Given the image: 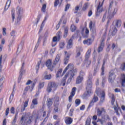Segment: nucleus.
I'll return each instance as SVG.
<instances>
[{
	"mask_svg": "<svg viewBox=\"0 0 125 125\" xmlns=\"http://www.w3.org/2000/svg\"><path fill=\"white\" fill-rule=\"evenodd\" d=\"M70 74V78L68 80V82H71V80L72 79H73V78H74V76H75V73H73V71H72V72H69L68 73H67L65 76V78H64V79H66V78H67L68 77V76H69V74Z\"/></svg>",
	"mask_w": 125,
	"mask_h": 125,
	"instance_id": "18",
	"label": "nucleus"
},
{
	"mask_svg": "<svg viewBox=\"0 0 125 125\" xmlns=\"http://www.w3.org/2000/svg\"><path fill=\"white\" fill-rule=\"evenodd\" d=\"M25 65V62H23L22 64V66L21 68V71H20V75L19 76V80H21V79H22V74H23V69H24V66Z\"/></svg>",
	"mask_w": 125,
	"mask_h": 125,
	"instance_id": "24",
	"label": "nucleus"
},
{
	"mask_svg": "<svg viewBox=\"0 0 125 125\" xmlns=\"http://www.w3.org/2000/svg\"><path fill=\"white\" fill-rule=\"evenodd\" d=\"M32 120H33V116H30L28 118V120L26 122L27 124H28V125H30V124H31V123H32Z\"/></svg>",
	"mask_w": 125,
	"mask_h": 125,
	"instance_id": "45",
	"label": "nucleus"
},
{
	"mask_svg": "<svg viewBox=\"0 0 125 125\" xmlns=\"http://www.w3.org/2000/svg\"><path fill=\"white\" fill-rule=\"evenodd\" d=\"M116 80V74L115 72L111 71L109 72V77H108V82L109 83H113L115 80Z\"/></svg>",
	"mask_w": 125,
	"mask_h": 125,
	"instance_id": "5",
	"label": "nucleus"
},
{
	"mask_svg": "<svg viewBox=\"0 0 125 125\" xmlns=\"http://www.w3.org/2000/svg\"><path fill=\"white\" fill-rule=\"evenodd\" d=\"M83 6V2H81L79 5H77L75 7V11L74 13H78V10H80L82 7Z\"/></svg>",
	"mask_w": 125,
	"mask_h": 125,
	"instance_id": "22",
	"label": "nucleus"
},
{
	"mask_svg": "<svg viewBox=\"0 0 125 125\" xmlns=\"http://www.w3.org/2000/svg\"><path fill=\"white\" fill-rule=\"evenodd\" d=\"M70 54H67L66 55V57L64 59V63L65 65H67L68 64V62H69V59H70Z\"/></svg>",
	"mask_w": 125,
	"mask_h": 125,
	"instance_id": "26",
	"label": "nucleus"
},
{
	"mask_svg": "<svg viewBox=\"0 0 125 125\" xmlns=\"http://www.w3.org/2000/svg\"><path fill=\"white\" fill-rule=\"evenodd\" d=\"M60 31H59L57 35V36H55L53 38V42H57V41H60Z\"/></svg>",
	"mask_w": 125,
	"mask_h": 125,
	"instance_id": "19",
	"label": "nucleus"
},
{
	"mask_svg": "<svg viewBox=\"0 0 125 125\" xmlns=\"http://www.w3.org/2000/svg\"><path fill=\"white\" fill-rule=\"evenodd\" d=\"M113 24H115V26L112 25L111 26L110 32L112 33V36H115L116 34H117V32H118L117 27L119 28V27H121V25H122V21H121V20H116L113 21Z\"/></svg>",
	"mask_w": 125,
	"mask_h": 125,
	"instance_id": "2",
	"label": "nucleus"
},
{
	"mask_svg": "<svg viewBox=\"0 0 125 125\" xmlns=\"http://www.w3.org/2000/svg\"><path fill=\"white\" fill-rule=\"evenodd\" d=\"M83 52V48L82 47H76V58L77 59H79V58H82L81 55V52Z\"/></svg>",
	"mask_w": 125,
	"mask_h": 125,
	"instance_id": "8",
	"label": "nucleus"
},
{
	"mask_svg": "<svg viewBox=\"0 0 125 125\" xmlns=\"http://www.w3.org/2000/svg\"><path fill=\"white\" fill-rule=\"evenodd\" d=\"M4 80V76H2L0 79V86H2L3 84V81Z\"/></svg>",
	"mask_w": 125,
	"mask_h": 125,
	"instance_id": "44",
	"label": "nucleus"
},
{
	"mask_svg": "<svg viewBox=\"0 0 125 125\" xmlns=\"http://www.w3.org/2000/svg\"><path fill=\"white\" fill-rule=\"evenodd\" d=\"M45 8H46V4H44L42 6V11L43 12H45Z\"/></svg>",
	"mask_w": 125,
	"mask_h": 125,
	"instance_id": "47",
	"label": "nucleus"
},
{
	"mask_svg": "<svg viewBox=\"0 0 125 125\" xmlns=\"http://www.w3.org/2000/svg\"><path fill=\"white\" fill-rule=\"evenodd\" d=\"M46 91L49 93L50 92H51L52 91V89L51 86H50L48 84L46 88Z\"/></svg>",
	"mask_w": 125,
	"mask_h": 125,
	"instance_id": "39",
	"label": "nucleus"
},
{
	"mask_svg": "<svg viewBox=\"0 0 125 125\" xmlns=\"http://www.w3.org/2000/svg\"><path fill=\"white\" fill-rule=\"evenodd\" d=\"M76 90H77V88L76 87H73L72 89V92H71V95L69 97V102H72V99L73 98V96L75 95V92H76Z\"/></svg>",
	"mask_w": 125,
	"mask_h": 125,
	"instance_id": "16",
	"label": "nucleus"
},
{
	"mask_svg": "<svg viewBox=\"0 0 125 125\" xmlns=\"http://www.w3.org/2000/svg\"><path fill=\"white\" fill-rule=\"evenodd\" d=\"M91 80H92V76L89 75L87 82V86L86 88L87 92H91V87H92Z\"/></svg>",
	"mask_w": 125,
	"mask_h": 125,
	"instance_id": "3",
	"label": "nucleus"
},
{
	"mask_svg": "<svg viewBox=\"0 0 125 125\" xmlns=\"http://www.w3.org/2000/svg\"><path fill=\"white\" fill-rule=\"evenodd\" d=\"M15 108H14V107H12L10 109V112L11 114H15Z\"/></svg>",
	"mask_w": 125,
	"mask_h": 125,
	"instance_id": "53",
	"label": "nucleus"
},
{
	"mask_svg": "<svg viewBox=\"0 0 125 125\" xmlns=\"http://www.w3.org/2000/svg\"><path fill=\"white\" fill-rule=\"evenodd\" d=\"M97 101H98V97L94 96L93 99H92V100L90 103V104L88 105V109H89V108H90V107H91V106H93V104L95 102H97Z\"/></svg>",
	"mask_w": 125,
	"mask_h": 125,
	"instance_id": "15",
	"label": "nucleus"
},
{
	"mask_svg": "<svg viewBox=\"0 0 125 125\" xmlns=\"http://www.w3.org/2000/svg\"><path fill=\"white\" fill-rule=\"evenodd\" d=\"M9 113V107L7 108L6 109V112H5V116H7Z\"/></svg>",
	"mask_w": 125,
	"mask_h": 125,
	"instance_id": "63",
	"label": "nucleus"
},
{
	"mask_svg": "<svg viewBox=\"0 0 125 125\" xmlns=\"http://www.w3.org/2000/svg\"><path fill=\"white\" fill-rule=\"evenodd\" d=\"M11 3V0H8L7 1L6 3V5L5 6L4 10H7V9H8V7H9Z\"/></svg>",
	"mask_w": 125,
	"mask_h": 125,
	"instance_id": "27",
	"label": "nucleus"
},
{
	"mask_svg": "<svg viewBox=\"0 0 125 125\" xmlns=\"http://www.w3.org/2000/svg\"><path fill=\"white\" fill-rule=\"evenodd\" d=\"M59 4V0H55L54 2V6L55 7H56L57 5Z\"/></svg>",
	"mask_w": 125,
	"mask_h": 125,
	"instance_id": "56",
	"label": "nucleus"
},
{
	"mask_svg": "<svg viewBox=\"0 0 125 125\" xmlns=\"http://www.w3.org/2000/svg\"><path fill=\"white\" fill-rule=\"evenodd\" d=\"M90 52L91 51L90 50H88L85 55V59H88L89 58V56H90Z\"/></svg>",
	"mask_w": 125,
	"mask_h": 125,
	"instance_id": "31",
	"label": "nucleus"
},
{
	"mask_svg": "<svg viewBox=\"0 0 125 125\" xmlns=\"http://www.w3.org/2000/svg\"><path fill=\"white\" fill-rule=\"evenodd\" d=\"M100 3H101V2L100 1L97 8V11L96 12V17H99V15H100V13L103 11V6H102V5H101Z\"/></svg>",
	"mask_w": 125,
	"mask_h": 125,
	"instance_id": "7",
	"label": "nucleus"
},
{
	"mask_svg": "<svg viewBox=\"0 0 125 125\" xmlns=\"http://www.w3.org/2000/svg\"><path fill=\"white\" fill-rule=\"evenodd\" d=\"M114 103H115V96L113 94H111V104L112 105H114Z\"/></svg>",
	"mask_w": 125,
	"mask_h": 125,
	"instance_id": "40",
	"label": "nucleus"
},
{
	"mask_svg": "<svg viewBox=\"0 0 125 125\" xmlns=\"http://www.w3.org/2000/svg\"><path fill=\"white\" fill-rule=\"evenodd\" d=\"M102 50H103V47L100 46L98 48V52H99V53L101 52V51H102Z\"/></svg>",
	"mask_w": 125,
	"mask_h": 125,
	"instance_id": "59",
	"label": "nucleus"
},
{
	"mask_svg": "<svg viewBox=\"0 0 125 125\" xmlns=\"http://www.w3.org/2000/svg\"><path fill=\"white\" fill-rule=\"evenodd\" d=\"M90 61H87L86 60L85 62V65H86V67H88L89 65H90Z\"/></svg>",
	"mask_w": 125,
	"mask_h": 125,
	"instance_id": "49",
	"label": "nucleus"
},
{
	"mask_svg": "<svg viewBox=\"0 0 125 125\" xmlns=\"http://www.w3.org/2000/svg\"><path fill=\"white\" fill-rule=\"evenodd\" d=\"M23 122H24V116L23 115L22 116L21 119L20 121V123L22 125H24V124H23Z\"/></svg>",
	"mask_w": 125,
	"mask_h": 125,
	"instance_id": "61",
	"label": "nucleus"
},
{
	"mask_svg": "<svg viewBox=\"0 0 125 125\" xmlns=\"http://www.w3.org/2000/svg\"><path fill=\"white\" fill-rule=\"evenodd\" d=\"M103 40L101 42V45L100 46H101L102 47H104V41H105V36H104L102 38Z\"/></svg>",
	"mask_w": 125,
	"mask_h": 125,
	"instance_id": "41",
	"label": "nucleus"
},
{
	"mask_svg": "<svg viewBox=\"0 0 125 125\" xmlns=\"http://www.w3.org/2000/svg\"><path fill=\"white\" fill-rule=\"evenodd\" d=\"M117 11L118 9L116 8H114L113 11L109 8L107 13V18H108V19H111V18H113V17H114V16L115 15V14L117 13Z\"/></svg>",
	"mask_w": 125,
	"mask_h": 125,
	"instance_id": "4",
	"label": "nucleus"
},
{
	"mask_svg": "<svg viewBox=\"0 0 125 125\" xmlns=\"http://www.w3.org/2000/svg\"><path fill=\"white\" fill-rule=\"evenodd\" d=\"M29 103V100L26 101L24 103V104H23V106L24 107H27L28 106V103Z\"/></svg>",
	"mask_w": 125,
	"mask_h": 125,
	"instance_id": "55",
	"label": "nucleus"
},
{
	"mask_svg": "<svg viewBox=\"0 0 125 125\" xmlns=\"http://www.w3.org/2000/svg\"><path fill=\"white\" fill-rule=\"evenodd\" d=\"M75 39V36L74 35H72L70 39L69 40L67 45V49H70V48H72L73 46V40Z\"/></svg>",
	"mask_w": 125,
	"mask_h": 125,
	"instance_id": "10",
	"label": "nucleus"
},
{
	"mask_svg": "<svg viewBox=\"0 0 125 125\" xmlns=\"http://www.w3.org/2000/svg\"><path fill=\"white\" fill-rule=\"evenodd\" d=\"M17 14L18 16V22H19L21 20V17H22V13L23 12V9L19 6L17 7L16 10Z\"/></svg>",
	"mask_w": 125,
	"mask_h": 125,
	"instance_id": "6",
	"label": "nucleus"
},
{
	"mask_svg": "<svg viewBox=\"0 0 125 125\" xmlns=\"http://www.w3.org/2000/svg\"><path fill=\"white\" fill-rule=\"evenodd\" d=\"M91 92H88L87 91V93H84L83 95V99H86V98H87L88 96H89V93H91Z\"/></svg>",
	"mask_w": 125,
	"mask_h": 125,
	"instance_id": "38",
	"label": "nucleus"
},
{
	"mask_svg": "<svg viewBox=\"0 0 125 125\" xmlns=\"http://www.w3.org/2000/svg\"><path fill=\"white\" fill-rule=\"evenodd\" d=\"M2 31H3V32H2V34L4 35V36H5V35H6V28H3V29H2Z\"/></svg>",
	"mask_w": 125,
	"mask_h": 125,
	"instance_id": "60",
	"label": "nucleus"
},
{
	"mask_svg": "<svg viewBox=\"0 0 125 125\" xmlns=\"http://www.w3.org/2000/svg\"><path fill=\"white\" fill-rule=\"evenodd\" d=\"M44 80H50L51 79V74L45 75L43 78Z\"/></svg>",
	"mask_w": 125,
	"mask_h": 125,
	"instance_id": "43",
	"label": "nucleus"
},
{
	"mask_svg": "<svg viewBox=\"0 0 125 125\" xmlns=\"http://www.w3.org/2000/svg\"><path fill=\"white\" fill-rule=\"evenodd\" d=\"M83 43L84 44H87V45H90L91 44V39H88L87 40H84L83 42Z\"/></svg>",
	"mask_w": 125,
	"mask_h": 125,
	"instance_id": "25",
	"label": "nucleus"
},
{
	"mask_svg": "<svg viewBox=\"0 0 125 125\" xmlns=\"http://www.w3.org/2000/svg\"><path fill=\"white\" fill-rule=\"evenodd\" d=\"M121 68L123 71H125V63H124L123 64H122Z\"/></svg>",
	"mask_w": 125,
	"mask_h": 125,
	"instance_id": "62",
	"label": "nucleus"
},
{
	"mask_svg": "<svg viewBox=\"0 0 125 125\" xmlns=\"http://www.w3.org/2000/svg\"><path fill=\"white\" fill-rule=\"evenodd\" d=\"M69 69V72H70V73H72L73 72V70H74V64L72 63H69L68 66L65 68V70L63 72V74H65L67 70Z\"/></svg>",
	"mask_w": 125,
	"mask_h": 125,
	"instance_id": "12",
	"label": "nucleus"
},
{
	"mask_svg": "<svg viewBox=\"0 0 125 125\" xmlns=\"http://www.w3.org/2000/svg\"><path fill=\"white\" fill-rule=\"evenodd\" d=\"M65 122L66 125H71L73 123V119L71 117H66Z\"/></svg>",
	"mask_w": 125,
	"mask_h": 125,
	"instance_id": "21",
	"label": "nucleus"
},
{
	"mask_svg": "<svg viewBox=\"0 0 125 125\" xmlns=\"http://www.w3.org/2000/svg\"><path fill=\"white\" fill-rule=\"evenodd\" d=\"M56 101H55V103L54 104V106L55 107L54 108V111L56 113L58 112V106L59 105V97H56Z\"/></svg>",
	"mask_w": 125,
	"mask_h": 125,
	"instance_id": "11",
	"label": "nucleus"
},
{
	"mask_svg": "<svg viewBox=\"0 0 125 125\" xmlns=\"http://www.w3.org/2000/svg\"><path fill=\"white\" fill-rule=\"evenodd\" d=\"M41 64H42V61H40L39 62H38L36 65V69L37 70V72L39 71V70L40 69V65H41Z\"/></svg>",
	"mask_w": 125,
	"mask_h": 125,
	"instance_id": "35",
	"label": "nucleus"
},
{
	"mask_svg": "<svg viewBox=\"0 0 125 125\" xmlns=\"http://www.w3.org/2000/svg\"><path fill=\"white\" fill-rule=\"evenodd\" d=\"M82 74H83V72L80 73V75L78 77L76 80V83L77 84H79V83H82V81L83 80V76H82Z\"/></svg>",
	"mask_w": 125,
	"mask_h": 125,
	"instance_id": "20",
	"label": "nucleus"
},
{
	"mask_svg": "<svg viewBox=\"0 0 125 125\" xmlns=\"http://www.w3.org/2000/svg\"><path fill=\"white\" fill-rule=\"evenodd\" d=\"M60 59V56H59V55H57L56 56L55 59L54 60V62L52 65V62H51V60H48L46 62V66L47 67L48 69L50 70V71H53V69H54V65H56L57 63L59 62V60Z\"/></svg>",
	"mask_w": 125,
	"mask_h": 125,
	"instance_id": "1",
	"label": "nucleus"
},
{
	"mask_svg": "<svg viewBox=\"0 0 125 125\" xmlns=\"http://www.w3.org/2000/svg\"><path fill=\"white\" fill-rule=\"evenodd\" d=\"M44 86V82H41L39 83V88L41 89V88H42Z\"/></svg>",
	"mask_w": 125,
	"mask_h": 125,
	"instance_id": "42",
	"label": "nucleus"
},
{
	"mask_svg": "<svg viewBox=\"0 0 125 125\" xmlns=\"http://www.w3.org/2000/svg\"><path fill=\"white\" fill-rule=\"evenodd\" d=\"M77 29V27L74 24H72L70 27V30L71 32H75L76 31V29Z\"/></svg>",
	"mask_w": 125,
	"mask_h": 125,
	"instance_id": "34",
	"label": "nucleus"
},
{
	"mask_svg": "<svg viewBox=\"0 0 125 125\" xmlns=\"http://www.w3.org/2000/svg\"><path fill=\"white\" fill-rule=\"evenodd\" d=\"M11 12L12 21V22H14V20L15 19V11L12 9Z\"/></svg>",
	"mask_w": 125,
	"mask_h": 125,
	"instance_id": "28",
	"label": "nucleus"
},
{
	"mask_svg": "<svg viewBox=\"0 0 125 125\" xmlns=\"http://www.w3.org/2000/svg\"><path fill=\"white\" fill-rule=\"evenodd\" d=\"M32 103L33 105H38V100L34 99L32 100Z\"/></svg>",
	"mask_w": 125,
	"mask_h": 125,
	"instance_id": "48",
	"label": "nucleus"
},
{
	"mask_svg": "<svg viewBox=\"0 0 125 125\" xmlns=\"http://www.w3.org/2000/svg\"><path fill=\"white\" fill-rule=\"evenodd\" d=\"M104 111V108H102V110H100V109L99 108H98L97 112V116H99V117L102 115V112Z\"/></svg>",
	"mask_w": 125,
	"mask_h": 125,
	"instance_id": "29",
	"label": "nucleus"
},
{
	"mask_svg": "<svg viewBox=\"0 0 125 125\" xmlns=\"http://www.w3.org/2000/svg\"><path fill=\"white\" fill-rule=\"evenodd\" d=\"M48 84L49 86L51 87V89H53L54 90H55L56 88H57V86H58L57 84L54 82H49Z\"/></svg>",
	"mask_w": 125,
	"mask_h": 125,
	"instance_id": "14",
	"label": "nucleus"
},
{
	"mask_svg": "<svg viewBox=\"0 0 125 125\" xmlns=\"http://www.w3.org/2000/svg\"><path fill=\"white\" fill-rule=\"evenodd\" d=\"M52 100L53 99H48L46 102L47 103V105L48 106V107H49V111H48V114H49V113H50L51 112V110H52V109L51 108H50V106H51V105H52Z\"/></svg>",
	"mask_w": 125,
	"mask_h": 125,
	"instance_id": "13",
	"label": "nucleus"
},
{
	"mask_svg": "<svg viewBox=\"0 0 125 125\" xmlns=\"http://www.w3.org/2000/svg\"><path fill=\"white\" fill-rule=\"evenodd\" d=\"M60 48H64V46L65 45V43L64 42H62L60 43Z\"/></svg>",
	"mask_w": 125,
	"mask_h": 125,
	"instance_id": "50",
	"label": "nucleus"
},
{
	"mask_svg": "<svg viewBox=\"0 0 125 125\" xmlns=\"http://www.w3.org/2000/svg\"><path fill=\"white\" fill-rule=\"evenodd\" d=\"M91 116H89L86 120L85 125H90V122H91Z\"/></svg>",
	"mask_w": 125,
	"mask_h": 125,
	"instance_id": "30",
	"label": "nucleus"
},
{
	"mask_svg": "<svg viewBox=\"0 0 125 125\" xmlns=\"http://www.w3.org/2000/svg\"><path fill=\"white\" fill-rule=\"evenodd\" d=\"M41 38H39V39H38V42H37V43L35 45V46L36 47H39V45H40V42H41Z\"/></svg>",
	"mask_w": 125,
	"mask_h": 125,
	"instance_id": "52",
	"label": "nucleus"
},
{
	"mask_svg": "<svg viewBox=\"0 0 125 125\" xmlns=\"http://www.w3.org/2000/svg\"><path fill=\"white\" fill-rule=\"evenodd\" d=\"M61 73H62V69H60L56 75V78H59L61 76Z\"/></svg>",
	"mask_w": 125,
	"mask_h": 125,
	"instance_id": "33",
	"label": "nucleus"
},
{
	"mask_svg": "<svg viewBox=\"0 0 125 125\" xmlns=\"http://www.w3.org/2000/svg\"><path fill=\"white\" fill-rule=\"evenodd\" d=\"M87 8H88V3H85L83 7L82 10L84 11L86 10Z\"/></svg>",
	"mask_w": 125,
	"mask_h": 125,
	"instance_id": "32",
	"label": "nucleus"
},
{
	"mask_svg": "<svg viewBox=\"0 0 125 125\" xmlns=\"http://www.w3.org/2000/svg\"><path fill=\"white\" fill-rule=\"evenodd\" d=\"M113 108H114L117 115H119V110H121V108L117 107V106H116V105H114Z\"/></svg>",
	"mask_w": 125,
	"mask_h": 125,
	"instance_id": "37",
	"label": "nucleus"
},
{
	"mask_svg": "<svg viewBox=\"0 0 125 125\" xmlns=\"http://www.w3.org/2000/svg\"><path fill=\"white\" fill-rule=\"evenodd\" d=\"M30 88L31 87L30 86H27L24 89L23 94H25V92H27V91H28Z\"/></svg>",
	"mask_w": 125,
	"mask_h": 125,
	"instance_id": "57",
	"label": "nucleus"
},
{
	"mask_svg": "<svg viewBox=\"0 0 125 125\" xmlns=\"http://www.w3.org/2000/svg\"><path fill=\"white\" fill-rule=\"evenodd\" d=\"M75 104L77 106H79V104H81V100L80 99H76L75 101Z\"/></svg>",
	"mask_w": 125,
	"mask_h": 125,
	"instance_id": "51",
	"label": "nucleus"
},
{
	"mask_svg": "<svg viewBox=\"0 0 125 125\" xmlns=\"http://www.w3.org/2000/svg\"><path fill=\"white\" fill-rule=\"evenodd\" d=\"M121 84L122 86L125 87V75L122 74L121 75Z\"/></svg>",
	"mask_w": 125,
	"mask_h": 125,
	"instance_id": "23",
	"label": "nucleus"
},
{
	"mask_svg": "<svg viewBox=\"0 0 125 125\" xmlns=\"http://www.w3.org/2000/svg\"><path fill=\"white\" fill-rule=\"evenodd\" d=\"M62 23V21L60 20V22L58 23V24L57 25L56 29V30H58L59 29V27H60V24Z\"/></svg>",
	"mask_w": 125,
	"mask_h": 125,
	"instance_id": "54",
	"label": "nucleus"
},
{
	"mask_svg": "<svg viewBox=\"0 0 125 125\" xmlns=\"http://www.w3.org/2000/svg\"><path fill=\"white\" fill-rule=\"evenodd\" d=\"M105 100V92L103 91L101 93V100L100 101L99 104H102L104 101Z\"/></svg>",
	"mask_w": 125,
	"mask_h": 125,
	"instance_id": "17",
	"label": "nucleus"
},
{
	"mask_svg": "<svg viewBox=\"0 0 125 125\" xmlns=\"http://www.w3.org/2000/svg\"><path fill=\"white\" fill-rule=\"evenodd\" d=\"M105 64V62L104 61L103 62V66L102 67V76H103L104 75V65Z\"/></svg>",
	"mask_w": 125,
	"mask_h": 125,
	"instance_id": "46",
	"label": "nucleus"
},
{
	"mask_svg": "<svg viewBox=\"0 0 125 125\" xmlns=\"http://www.w3.org/2000/svg\"><path fill=\"white\" fill-rule=\"evenodd\" d=\"M68 33V28H65L64 29V35H63L64 38H67Z\"/></svg>",
	"mask_w": 125,
	"mask_h": 125,
	"instance_id": "36",
	"label": "nucleus"
},
{
	"mask_svg": "<svg viewBox=\"0 0 125 125\" xmlns=\"http://www.w3.org/2000/svg\"><path fill=\"white\" fill-rule=\"evenodd\" d=\"M15 123H16V117L15 118V116L13 121L12 122V125H15Z\"/></svg>",
	"mask_w": 125,
	"mask_h": 125,
	"instance_id": "64",
	"label": "nucleus"
},
{
	"mask_svg": "<svg viewBox=\"0 0 125 125\" xmlns=\"http://www.w3.org/2000/svg\"><path fill=\"white\" fill-rule=\"evenodd\" d=\"M89 26L90 31L92 33V34H95L96 33V27H95V26H94L92 21L90 22Z\"/></svg>",
	"mask_w": 125,
	"mask_h": 125,
	"instance_id": "9",
	"label": "nucleus"
},
{
	"mask_svg": "<svg viewBox=\"0 0 125 125\" xmlns=\"http://www.w3.org/2000/svg\"><path fill=\"white\" fill-rule=\"evenodd\" d=\"M19 110H20V107H17V109H16V115H15V118L17 117V115H18V113L19 112Z\"/></svg>",
	"mask_w": 125,
	"mask_h": 125,
	"instance_id": "58",
	"label": "nucleus"
}]
</instances>
